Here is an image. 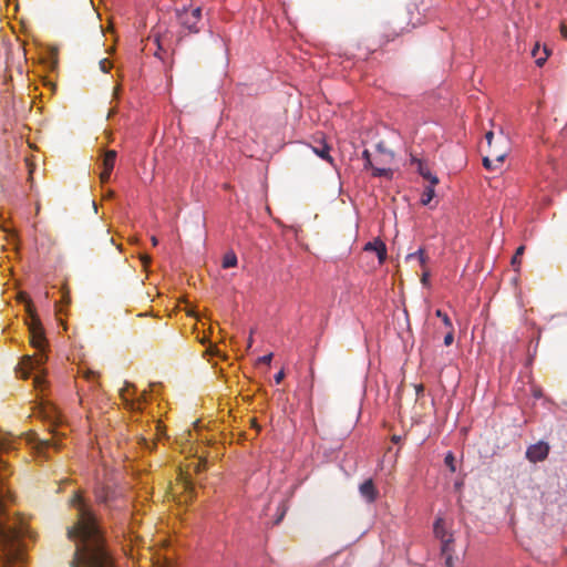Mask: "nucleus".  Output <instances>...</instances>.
<instances>
[{"label": "nucleus", "instance_id": "obj_1", "mask_svg": "<svg viewBox=\"0 0 567 567\" xmlns=\"http://www.w3.org/2000/svg\"><path fill=\"white\" fill-rule=\"evenodd\" d=\"M69 504L76 511V523L68 529V537L76 543L71 567H114L95 515L82 493L75 492Z\"/></svg>", "mask_w": 567, "mask_h": 567}, {"label": "nucleus", "instance_id": "obj_2", "mask_svg": "<svg viewBox=\"0 0 567 567\" xmlns=\"http://www.w3.org/2000/svg\"><path fill=\"white\" fill-rule=\"evenodd\" d=\"M7 449V444L0 440V451H6ZM9 474L7 463L0 457V514L3 512L6 501L10 498V491L4 483ZM20 537V529L8 525L0 518V559L3 567H10L22 559Z\"/></svg>", "mask_w": 567, "mask_h": 567}, {"label": "nucleus", "instance_id": "obj_3", "mask_svg": "<svg viewBox=\"0 0 567 567\" xmlns=\"http://www.w3.org/2000/svg\"><path fill=\"white\" fill-rule=\"evenodd\" d=\"M30 312V321L28 323V329L30 333V343L38 351L33 355H24L19 363V372L21 378H29L32 372H37L33 378V384L37 389L42 388L44 384V378L42 375V365L47 361V355L44 353L47 339L44 337V331L40 319L33 313L28 306Z\"/></svg>", "mask_w": 567, "mask_h": 567}, {"label": "nucleus", "instance_id": "obj_4", "mask_svg": "<svg viewBox=\"0 0 567 567\" xmlns=\"http://www.w3.org/2000/svg\"><path fill=\"white\" fill-rule=\"evenodd\" d=\"M95 501L109 512L124 511L127 508L124 488L117 484L104 482L94 487Z\"/></svg>", "mask_w": 567, "mask_h": 567}, {"label": "nucleus", "instance_id": "obj_5", "mask_svg": "<svg viewBox=\"0 0 567 567\" xmlns=\"http://www.w3.org/2000/svg\"><path fill=\"white\" fill-rule=\"evenodd\" d=\"M178 24L187 33H199L206 27L203 9L199 6L189 4L176 9Z\"/></svg>", "mask_w": 567, "mask_h": 567}, {"label": "nucleus", "instance_id": "obj_6", "mask_svg": "<svg viewBox=\"0 0 567 567\" xmlns=\"http://www.w3.org/2000/svg\"><path fill=\"white\" fill-rule=\"evenodd\" d=\"M549 453V445L545 442H538L530 445L526 451V457L533 463L544 461Z\"/></svg>", "mask_w": 567, "mask_h": 567}, {"label": "nucleus", "instance_id": "obj_7", "mask_svg": "<svg viewBox=\"0 0 567 567\" xmlns=\"http://www.w3.org/2000/svg\"><path fill=\"white\" fill-rule=\"evenodd\" d=\"M362 158L364 159V168L372 169V174L375 177H386L392 178L393 172L391 168L380 167L374 164L371 158V154L368 150L362 152Z\"/></svg>", "mask_w": 567, "mask_h": 567}, {"label": "nucleus", "instance_id": "obj_8", "mask_svg": "<svg viewBox=\"0 0 567 567\" xmlns=\"http://www.w3.org/2000/svg\"><path fill=\"white\" fill-rule=\"evenodd\" d=\"M115 159H116L115 151L111 150L104 154L103 162H102L103 169L100 174V178H101L102 183H107L110 181L111 173L115 165Z\"/></svg>", "mask_w": 567, "mask_h": 567}, {"label": "nucleus", "instance_id": "obj_9", "mask_svg": "<svg viewBox=\"0 0 567 567\" xmlns=\"http://www.w3.org/2000/svg\"><path fill=\"white\" fill-rule=\"evenodd\" d=\"M359 492L368 503H373L379 496V492L372 478H368L362 484H360Z\"/></svg>", "mask_w": 567, "mask_h": 567}, {"label": "nucleus", "instance_id": "obj_10", "mask_svg": "<svg viewBox=\"0 0 567 567\" xmlns=\"http://www.w3.org/2000/svg\"><path fill=\"white\" fill-rule=\"evenodd\" d=\"M364 250L375 251L380 264H382L386 259V247L385 244L380 239L367 243L364 246Z\"/></svg>", "mask_w": 567, "mask_h": 567}, {"label": "nucleus", "instance_id": "obj_11", "mask_svg": "<svg viewBox=\"0 0 567 567\" xmlns=\"http://www.w3.org/2000/svg\"><path fill=\"white\" fill-rule=\"evenodd\" d=\"M58 435H59L58 432L53 431L51 439L38 440V443L35 446L37 450L43 454H45L47 451L51 447L59 450L61 445H60Z\"/></svg>", "mask_w": 567, "mask_h": 567}, {"label": "nucleus", "instance_id": "obj_12", "mask_svg": "<svg viewBox=\"0 0 567 567\" xmlns=\"http://www.w3.org/2000/svg\"><path fill=\"white\" fill-rule=\"evenodd\" d=\"M416 164H417V172L419 174L427 179L430 182V184H432V186H435L436 184H439V178L437 176L433 175L430 171V168L427 167L426 164H424L422 161L417 159L415 161Z\"/></svg>", "mask_w": 567, "mask_h": 567}, {"label": "nucleus", "instance_id": "obj_13", "mask_svg": "<svg viewBox=\"0 0 567 567\" xmlns=\"http://www.w3.org/2000/svg\"><path fill=\"white\" fill-rule=\"evenodd\" d=\"M434 534L437 538H440L443 543H449L450 542V538L449 539H445V536H446V533H445V528H444V519L439 517L435 519V523H434Z\"/></svg>", "mask_w": 567, "mask_h": 567}, {"label": "nucleus", "instance_id": "obj_14", "mask_svg": "<svg viewBox=\"0 0 567 567\" xmlns=\"http://www.w3.org/2000/svg\"><path fill=\"white\" fill-rule=\"evenodd\" d=\"M313 152L322 159L332 163V157L330 156V147L326 143H322L320 146L313 147Z\"/></svg>", "mask_w": 567, "mask_h": 567}, {"label": "nucleus", "instance_id": "obj_15", "mask_svg": "<svg viewBox=\"0 0 567 567\" xmlns=\"http://www.w3.org/2000/svg\"><path fill=\"white\" fill-rule=\"evenodd\" d=\"M506 155H507V148L497 150L496 147H493V145L489 147L488 156L493 157L496 163H503Z\"/></svg>", "mask_w": 567, "mask_h": 567}, {"label": "nucleus", "instance_id": "obj_16", "mask_svg": "<svg viewBox=\"0 0 567 567\" xmlns=\"http://www.w3.org/2000/svg\"><path fill=\"white\" fill-rule=\"evenodd\" d=\"M434 196H435L434 186H432V184H430L422 193V196H421L422 205H429L432 202V199L434 198Z\"/></svg>", "mask_w": 567, "mask_h": 567}, {"label": "nucleus", "instance_id": "obj_17", "mask_svg": "<svg viewBox=\"0 0 567 567\" xmlns=\"http://www.w3.org/2000/svg\"><path fill=\"white\" fill-rule=\"evenodd\" d=\"M237 265V256L234 251H228L223 258V268H231Z\"/></svg>", "mask_w": 567, "mask_h": 567}, {"label": "nucleus", "instance_id": "obj_18", "mask_svg": "<svg viewBox=\"0 0 567 567\" xmlns=\"http://www.w3.org/2000/svg\"><path fill=\"white\" fill-rule=\"evenodd\" d=\"M406 258H408V259L417 258V259H419V261H420V265H421L422 267H424V266H425L426 260H427V256H426V254H425L424 249H422V248H420L417 251H415V252H413V254H409Z\"/></svg>", "mask_w": 567, "mask_h": 567}, {"label": "nucleus", "instance_id": "obj_19", "mask_svg": "<svg viewBox=\"0 0 567 567\" xmlns=\"http://www.w3.org/2000/svg\"><path fill=\"white\" fill-rule=\"evenodd\" d=\"M501 164L502 163H496L495 159L488 155L483 158L484 167L489 171L497 169Z\"/></svg>", "mask_w": 567, "mask_h": 567}, {"label": "nucleus", "instance_id": "obj_20", "mask_svg": "<svg viewBox=\"0 0 567 567\" xmlns=\"http://www.w3.org/2000/svg\"><path fill=\"white\" fill-rule=\"evenodd\" d=\"M377 151H378V153H379L381 156L386 157V158H388V162H392V161H393V157H394L393 153H392L391 151H388V150L385 148V146L383 145V143H379V144L377 145Z\"/></svg>", "mask_w": 567, "mask_h": 567}, {"label": "nucleus", "instance_id": "obj_21", "mask_svg": "<svg viewBox=\"0 0 567 567\" xmlns=\"http://www.w3.org/2000/svg\"><path fill=\"white\" fill-rule=\"evenodd\" d=\"M524 250H525V247L524 246H519L516 249V252H515V255L512 258V265L515 267L516 270H518V267L520 265V257L524 254Z\"/></svg>", "mask_w": 567, "mask_h": 567}, {"label": "nucleus", "instance_id": "obj_22", "mask_svg": "<svg viewBox=\"0 0 567 567\" xmlns=\"http://www.w3.org/2000/svg\"><path fill=\"white\" fill-rule=\"evenodd\" d=\"M435 316L437 318H441V320L443 321V323L446 328L452 329V327H453L452 321L445 312H443L441 309H437L435 311Z\"/></svg>", "mask_w": 567, "mask_h": 567}, {"label": "nucleus", "instance_id": "obj_23", "mask_svg": "<svg viewBox=\"0 0 567 567\" xmlns=\"http://www.w3.org/2000/svg\"><path fill=\"white\" fill-rule=\"evenodd\" d=\"M444 463L445 465L450 468L451 472H455L456 471V467H455V457L453 455L452 452H449L446 455H445V458H444Z\"/></svg>", "mask_w": 567, "mask_h": 567}, {"label": "nucleus", "instance_id": "obj_24", "mask_svg": "<svg viewBox=\"0 0 567 567\" xmlns=\"http://www.w3.org/2000/svg\"><path fill=\"white\" fill-rule=\"evenodd\" d=\"M454 341V331H453V328L452 329H449V332L446 333V336L444 337V344L446 347L451 346Z\"/></svg>", "mask_w": 567, "mask_h": 567}, {"label": "nucleus", "instance_id": "obj_25", "mask_svg": "<svg viewBox=\"0 0 567 567\" xmlns=\"http://www.w3.org/2000/svg\"><path fill=\"white\" fill-rule=\"evenodd\" d=\"M271 359H272V353H268L266 355L258 358V362L264 363V364H270Z\"/></svg>", "mask_w": 567, "mask_h": 567}, {"label": "nucleus", "instance_id": "obj_26", "mask_svg": "<svg viewBox=\"0 0 567 567\" xmlns=\"http://www.w3.org/2000/svg\"><path fill=\"white\" fill-rule=\"evenodd\" d=\"M100 66L103 72L107 73L112 65L106 59H104L100 62Z\"/></svg>", "mask_w": 567, "mask_h": 567}, {"label": "nucleus", "instance_id": "obj_27", "mask_svg": "<svg viewBox=\"0 0 567 567\" xmlns=\"http://www.w3.org/2000/svg\"><path fill=\"white\" fill-rule=\"evenodd\" d=\"M285 378L284 370H280L278 373L275 374L274 379L277 384L281 383Z\"/></svg>", "mask_w": 567, "mask_h": 567}, {"label": "nucleus", "instance_id": "obj_28", "mask_svg": "<svg viewBox=\"0 0 567 567\" xmlns=\"http://www.w3.org/2000/svg\"><path fill=\"white\" fill-rule=\"evenodd\" d=\"M374 161H375L377 166L390 163V162H388L386 157H383L381 155H379Z\"/></svg>", "mask_w": 567, "mask_h": 567}, {"label": "nucleus", "instance_id": "obj_29", "mask_svg": "<svg viewBox=\"0 0 567 567\" xmlns=\"http://www.w3.org/2000/svg\"><path fill=\"white\" fill-rule=\"evenodd\" d=\"M485 138H486V142H487L488 146L491 147L492 146V141L494 138V133L492 131H488L485 134Z\"/></svg>", "mask_w": 567, "mask_h": 567}, {"label": "nucleus", "instance_id": "obj_30", "mask_svg": "<svg viewBox=\"0 0 567 567\" xmlns=\"http://www.w3.org/2000/svg\"><path fill=\"white\" fill-rule=\"evenodd\" d=\"M141 260L145 267L151 264V257L148 255H142Z\"/></svg>", "mask_w": 567, "mask_h": 567}, {"label": "nucleus", "instance_id": "obj_31", "mask_svg": "<svg viewBox=\"0 0 567 567\" xmlns=\"http://www.w3.org/2000/svg\"><path fill=\"white\" fill-rule=\"evenodd\" d=\"M414 388H415V393H416L417 396L423 394V392H424L423 384H416Z\"/></svg>", "mask_w": 567, "mask_h": 567}, {"label": "nucleus", "instance_id": "obj_32", "mask_svg": "<svg viewBox=\"0 0 567 567\" xmlns=\"http://www.w3.org/2000/svg\"><path fill=\"white\" fill-rule=\"evenodd\" d=\"M547 55H548V53H547V51L545 50V56L536 58V63H537L538 65H542V64L546 61Z\"/></svg>", "mask_w": 567, "mask_h": 567}, {"label": "nucleus", "instance_id": "obj_33", "mask_svg": "<svg viewBox=\"0 0 567 567\" xmlns=\"http://www.w3.org/2000/svg\"><path fill=\"white\" fill-rule=\"evenodd\" d=\"M429 276H430L429 271L423 272L422 278H421V281L423 285H427Z\"/></svg>", "mask_w": 567, "mask_h": 567}, {"label": "nucleus", "instance_id": "obj_34", "mask_svg": "<svg viewBox=\"0 0 567 567\" xmlns=\"http://www.w3.org/2000/svg\"><path fill=\"white\" fill-rule=\"evenodd\" d=\"M560 33L561 35L567 39V25L566 24H561L560 25Z\"/></svg>", "mask_w": 567, "mask_h": 567}, {"label": "nucleus", "instance_id": "obj_35", "mask_svg": "<svg viewBox=\"0 0 567 567\" xmlns=\"http://www.w3.org/2000/svg\"><path fill=\"white\" fill-rule=\"evenodd\" d=\"M151 240H152V245H153V246H156V245L158 244V240H157V238H156L155 236H153V237L151 238Z\"/></svg>", "mask_w": 567, "mask_h": 567}, {"label": "nucleus", "instance_id": "obj_36", "mask_svg": "<svg viewBox=\"0 0 567 567\" xmlns=\"http://www.w3.org/2000/svg\"><path fill=\"white\" fill-rule=\"evenodd\" d=\"M446 565H447L449 567H452V557H447V558H446Z\"/></svg>", "mask_w": 567, "mask_h": 567}, {"label": "nucleus", "instance_id": "obj_37", "mask_svg": "<svg viewBox=\"0 0 567 567\" xmlns=\"http://www.w3.org/2000/svg\"><path fill=\"white\" fill-rule=\"evenodd\" d=\"M118 91H120V87L116 86L115 90H114V94L117 95L118 94Z\"/></svg>", "mask_w": 567, "mask_h": 567}, {"label": "nucleus", "instance_id": "obj_38", "mask_svg": "<svg viewBox=\"0 0 567 567\" xmlns=\"http://www.w3.org/2000/svg\"><path fill=\"white\" fill-rule=\"evenodd\" d=\"M538 48L536 47L534 50H533V55L536 56V52H537Z\"/></svg>", "mask_w": 567, "mask_h": 567}, {"label": "nucleus", "instance_id": "obj_39", "mask_svg": "<svg viewBox=\"0 0 567 567\" xmlns=\"http://www.w3.org/2000/svg\"><path fill=\"white\" fill-rule=\"evenodd\" d=\"M251 343H252V338L250 337L248 340V347H251Z\"/></svg>", "mask_w": 567, "mask_h": 567}, {"label": "nucleus", "instance_id": "obj_40", "mask_svg": "<svg viewBox=\"0 0 567 567\" xmlns=\"http://www.w3.org/2000/svg\"><path fill=\"white\" fill-rule=\"evenodd\" d=\"M284 513L279 516L276 523H279L282 519Z\"/></svg>", "mask_w": 567, "mask_h": 567}, {"label": "nucleus", "instance_id": "obj_41", "mask_svg": "<svg viewBox=\"0 0 567 567\" xmlns=\"http://www.w3.org/2000/svg\"><path fill=\"white\" fill-rule=\"evenodd\" d=\"M63 300H64L65 302H69V297H68V296H64V297H63Z\"/></svg>", "mask_w": 567, "mask_h": 567}]
</instances>
